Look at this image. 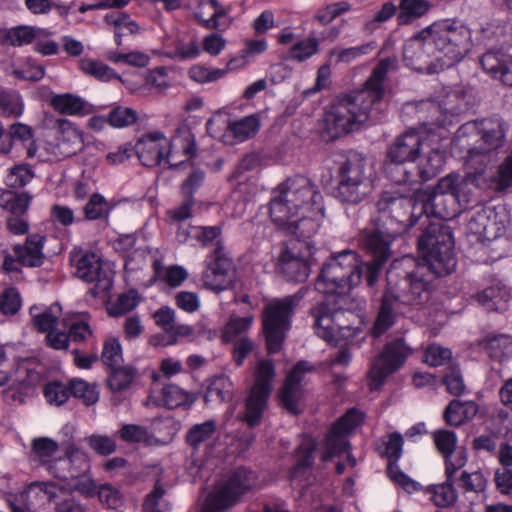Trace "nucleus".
I'll use <instances>...</instances> for the list:
<instances>
[{
  "label": "nucleus",
  "instance_id": "obj_30",
  "mask_svg": "<svg viewBox=\"0 0 512 512\" xmlns=\"http://www.w3.org/2000/svg\"><path fill=\"white\" fill-rule=\"evenodd\" d=\"M138 377V370L131 365H120L107 372L106 385L112 393L114 404H120V394L126 391Z\"/></svg>",
  "mask_w": 512,
  "mask_h": 512
},
{
  "label": "nucleus",
  "instance_id": "obj_24",
  "mask_svg": "<svg viewBox=\"0 0 512 512\" xmlns=\"http://www.w3.org/2000/svg\"><path fill=\"white\" fill-rule=\"evenodd\" d=\"M479 63L491 78L512 87V55L501 49L488 50L480 57Z\"/></svg>",
  "mask_w": 512,
  "mask_h": 512
},
{
  "label": "nucleus",
  "instance_id": "obj_16",
  "mask_svg": "<svg viewBox=\"0 0 512 512\" xmlns=\"http://www.w3.org/2000/svg\"><path fill=\"white\" fill-rule=\"evenodd\" d=\"M411 352V348L406 345L403 338L388 342L368 371V378L371 381L370 389L381 387L389 375L402 367Z\"/></svg>",
  "mask_w": 512,
  "mask_h": 512
},
{
  "label": "nucleus",
  "instance_id": "obj_35",
  "mask_svg": "<svg viewBox=\"0 0 512 512\" xmlns=\"http://www.w3.org/2000/svg\"><path fill=\"white\" fill-rule=\"evenodd\" d=\"M482 346L490 359L502 363L512 356V337L505 334L487 336Z\"/></svg>",
  "mask_w": 512,
  "mask_h": 512
},
{
  "label": "nucleus",
  "instance_id": "obj_54",
  "mask_svg": "<svg viewBox=\"0 0 512 512\" xmlns=\"http://www.w3.org/2000/svg\"><path fill=\"white\" fill-rule=\"evenodd\" d=\"M216 431V424L213 420L193 425L186 434L187 443L196 448L201 443L210 439Z\"/></svg>",
  "mask_w": 512,
  "mask_h": 512
},
{
  "label": "nucleus",
  "instance_id": "obj_23",
  "mask_svg": "<svg viewBox=\"0 0 512 512\" xmlns=\"http://www.w3.org/2000/svg\"><path fill=\"white\" fill-rule=\"evenodd\" d=\"M62 495V490L53 483H34L25 492L27 509L47 512L51 507L57 506Z\"/></svg>",
  "mask_w": 512,
  "mask_h": 512
},
{
  "label": "nucleus",
  "instance_id": "obj_45",
  "mask_svg": "<svg viewBox=\"0 0 512 512\" xmlns=\"http://www.w3.org/2000/svg\"><path fill=\"white\" fill-rule=\"evenodd\" d=\"M79 68L86 75L92 76L100 81H109L117 77L111 67L99 60L82 58L79 61Z\"/></svg>",
  "mask_w": 512,
  "mask_h": 512
},
{
  "label": "nucleus",
  "instance_id": "obj_36",
  "mask_svg": "<svg viewBox=\"0 0 512 512\" xmlns=\"http://www.w3.org/2000/svg\"><path fill=\"white\" fill-rule=\"evenodd\" d=\"M196 401V396L175 384H167L161 390L162 405L168 409H189Z\"/></svg>",
  "mask_w": 512,
  "mask_h": 512
},
{
  "label": "nucleus",
  "instance_id": "obj_15",
  "mask_svg": "<svg viewBox=\"0 0 512 512\" xmlns=\"http://www.w3.org/2000/svg\"><path fill=\"white\" fill-rule=\"evenodd\" d=\"M422 139L416 131H407L397 136L388 146L384 162V170L392 181V176L399 175L403 170H410L408 164L420 157Z\"/></svg>",
  "mask_w": 512,
  "mask_h": 512
},
{
  "label": "nucleus",
  "instance_id": "obj_48",
  "mask_svg": "<svg viewBox=\"0 0 512 512\" xmlns=\"http://www.w3.org/2000/svg\"><path fill=\"white\" fill-rule=\"evenodd\" d=\"M509 297L508 291L498 286L487 287L477 295L479 303L490 310H499L501 302H507Z\"/></svg>",
  "mask_w": 512,
  "mask_h": 512
},
{
  "label": "nucleus",
  "instance_id": "obj_7",
  "mask_svg": "<svg viewBox=\"0 0 512 512\" xmlns=\"http://www.w3.org/2000/svg\"><path fill=\"white\" fill-rule=\"evenodd\" d=\"M428 27L437 54L435 68L443 70L459 63L473 45L470 28L458 19L435 21Z\"/></svg>",
  "mask_w": 512,
  "mask_h": 512
},
{
  "label": "nucleus",
  "instance_id": "obj_62",
  "mask_svg": "<svg viewBox=\"0 0 512 512\" xmlns=\"http://www.w3.org/2000/svg\"><path fill=\"white\" fill-rule=\"evenodd\" d=\"M21 306L22 298L16 288H6L0 295V312L3 315H15L20 310Z\"/></svg>",
  "mask_w": 512,
  "mask_h": 512
},
{
  "label": "nucleus",
  "instance_id": "obj_39",
  "mask_svg": "<svg viewBox=\"0 0 512 512\" xmlns=\"http://www.w3.org/2000/svg\"><path fill=\"white\" fill-rule=\"evenodd\" d=\"M33 196L27 192L5 191L0 195V205L12 215L21 217L28 210Z\"/></svg>",
  "mask_w": 512,
  "mask_h": 512
},
{
  "label": "nucleus",
  "instance_id": "obj_37",
  "mask_svg": "<svg viewBox=\"0 0 512 512\" xmlns=\"http://www.w3.org/2000/svg\"><path fill=\"white\" fill-rule=\"evenodd\" d=\"M23 112L24 102L19 91L0 86V114L4 117L18 118Z\"/></svg>",
  "mask_w": 512,
  "mask_h": 512
},
{
  "label": "nucleus",
  "instance_id": "obj_40",
  "mask_svg": "<svg viewBox=\"0 0 512 512\" xmlns=\"http://www.w3.org/2000/svg\"><path fill=\"white\" fill-rule=\"evenodd\" d=\"M70 396L80 400L84 405L91 406L99 400L96 383H89L82 378H71L68 381Z\"/></svg>",
  "mask_w": 512,
  "mask_h": 512
},
{
  "label": "nucleus",
  "instance_id": "obj_6",
  "mask_svg": "<svg viewBox=\"0 0 512 512\" xmlns=\"http://www.w3.org/2000/svg\"><path fill=\"white\" fill-rule=\"evenodd\" d=\"M367 158L355 150L337 155L333 177L336 182L334 197L344 204L361 203L370 191V179L366 173Z\"/></svg>",
  "mask_w": 512,
  "mask_h": 512
},
{
  "label": "nucleus",
  "instance_id": "obj_11",
  "mask_svg": "<svg viewBox=\"0 0 512 512\" xmlns=\"http://www.w3.org/2000/svg\"><path fill=\"white\" fill-rule=\"evenodd\" d=\"M398 236L390 234L389 230L383 228L379 223L375 227L363 230L361 234L362 247L371 258L364 262L367 287L373 288L377 283L384 265L392 255L391 245Z\"/></svg>",
  "mask_w": 512,
  "mask_h": 512
},
{
  "label": "nucleus",
  "instance_id": "obj_32",
  "mask_svg": "<svg viewBox=\"0 0 512 512\" xmlns=\"http://www.w3.org/2000/svg\"><path fill=\"white\" fill-rule=\"evenodd\" d=\"M209 5L213 9V14L210 18L205 19L200 12L195 13L197 22L206 29L224 31L232 24V11L230 6H224L218 0H200L199 6Z\"/></svg>",
  "mask_w": 512,
  "mask_h": 512
},
{
  "label": "nucleus",
  "instance_id": "obj_58",
  "mask_svg": "<svg viewBox=\"0 0 512 512\" xmlns=\"http://www.w3.org/2000/svg\"><path fill=\"white\" fill-rule=\"evenodd\" d=\"M165 493L163 487L156 485L144 499L143 512H170L169 503L164 499Z\"/></svg>",
  "mask_w": 512,
  "mask_h": 512
},
{
  "label": "nucleus",
  "instance_id": "obj_51",
  "mask_svg": "<svg viewBox=\"0 0 512 512\" xmlns=\"http://www.w3.org/2000/svg\"><path fill=\"white\" fill-rule=\"evenodd\" d=\"M454 483L445 480L444 483L432 487L430 492L436 506L445 508L452 506L457 501L458 495Z\"/></svg>",
  "mask_w": 512,
  "mask_h": 512
},
{
  "label": "nucleus",
  "instance_id": "obj_52",
  "mask_svg": "<svg viewBox=\"0 0 512 512\" xmlns=\"http://www.w3.org/2000/svg\"><path fill=\"white\" fill-rule=\"evenodd\" d=\"M108 125L113 128H124L136 123L138 119L137 112L124 106H115L108 113Z\"/></svg>",
  "mask_w": 512,
  "mask_h": 512
},
{
  "label": "nucleus",
  "instance_id": "obj_18",
  "mask_svg": "<svg viewBox=\"0 0 512 512\" xmlns=\"http://www.w3.org/2000/svg\"><path fill=\"white\" fill-rule=\"evenodd\" d=\"M465 165L473 171L466 173L464 176L457 173H450L446 176L454 182L455 189L453 191L459 199L463 211L474 208L481 202L480 195L487 168L484 162L467 163V158H465Z\"/></svg>",
  "mask_w": 512,
  "mask_h": 512
},
{
  "label": "nucleus",
  "instance_id": "obj_64",
  "mask_svg": "<svg viewBox=\"0 0 512 512\" xmlns=\"http://www.w3.org/2000/svg\"><path fill=\"white\" fill-rule=\"evenodd\" d=\"M100 502L108 509L121 511L124 507V499L120 491L110 484H104L98 491Z\"/></svg>",
  "mask_w": 512,
  "mask_h": 512
},
{
  "label": "nucleus",
  "instance_id": "obj_27",
  "mask_svg": "<svg viewBox=\"0 0 512 512\" xmlns=\"http://www.w3.org/2000/svg\"><path fill=\"white\" fill-rule=\"evenodd\" d=\"M56 124V141L61 153L69 157L81 151L84 144L81 130L68 119H58Z\"/></svg>",
  "mask_w": 512,
  "mask_h": 512
},
{
  "label": "nucleus",
  "instance_id": "obj_14",
  "mask_svg": "<svg viewBox=\"0 0 512 512\" xmlns=\"http://www.w3.org/2000/svg\"><path fill=\"white\" fill-rule=\"evenodd\" d=\"M364 417L363 412L353 407L331 425L324 439L325 449L321 455L323 462L350 451L351 444L347 437L363 423Z\"/></svg>",
  "mask_w": 512,
  "mask_h": 512
},
{
  "label": "nucleus",
  "instance_id": "obj_34",
  "mask_svg": "<svg viewBox=\"0 0 512 512\" xmlns=\"http://www.w3.org/2000/svg\"><path fill=\"white\" fill-rule=\"evenodd\" d=\"M432 4L429 0H400L397 13V24L407 26L425 16Z\"/></svg>",
  "mask_w": 512,
  "mask_h": 512
},
{
  "label": "nucleus",
  "instance_id": "obj_12",
  "mask_svg": "<svg viewBox=\"0 0 512 512\" xmlns=\"http://www.w3.org/2000/svg\"><path fill=\"white\" fill-rule=\"evenodd\" d=\"M276 376L273 360L262 359L257 363L254 371V383L245 400L244 422L250 427L258 426L268 406L272 393V383Z\"/></svg>",
  "mask_w": 512,
  "mask_h": 512
},
{
  "label": "nucleus",
  "instance_id": "obj_5",
  "mask_svg": "<svg viewBox=\"0 0 512 512\" xmlns=\"http://www.w3.org/2000/svg\"><path fill=\"white\" fill-rule=\"evenodd\" d=\"M509 131V124L499 115L468 121L462 124L455 139L462 149L467 150V163L490 161V153L501 148Z\"/></svg>",
  "mask_w": 512,
  "mask_h": 512
},
{
  "label": "nucleus",
  "instance_id": "obj_59",
  "mask_svg": "<svg viewBox=\"0 0 512 512\" xmlns=\"http://www.w3.org/2000/svg\"><path fill=\"white\" fill-rule=\"evenodd\" d=\"M70 451L69 447H67L65 455L63 457L53 458L52 460L47 462L46 468L51 475L55 478L68 482L72 480V475L70 473Z\"/></svg>",
  "mask_w": 512,
  "mask_h": 512
},
{
  "label": "nucleus",
  "instance_id": "obj_42",
  "mask_svg": "<svg viewBox=\"0 0 512 512\" xmlns=\"http://www.w3.org/2000/svg\"><path fill=\"white\" fill-rule=\"evenodd\" d=\"M35 174L28 164H15L4 178V183L8 188L19 189L32 181Z\"/></svg>",
  "mask_w": 512,
  "mask_h": 512
},
{
  "label": "nucleus",
  "instance_id": "obj_28",
  "mask_svg": "<svg viewBox=\"0 0 512 512\" xmlns=\"http://www.w3.org/2000/svg\"><path fill=\"white\" fill-rule=\"evenodd\" d=\"M54 111L61 115L87 116L96 111L93 104L72 93L54 94L49 101Z\"/></svg>",
  "mask_w": 512,
  "mask_h": 512
},
{
  "label": "nucleus",
  "instance_id": "obj_25",
  "mask_svg": "<svg viewBox=\"0 0 512 512\" xmlns=\"http://www.w3.org/2000/svg\"><path fill=\"white\" fill-rule=\"evenodd\" d=\"M45 243V236L38 233L29 234L22 244L13 245L12 251L21 266L37 268L41 267L45 262V254L43 252Z\"/></svg>",
  "mask_w": 512,
  "mask_h": 512
},
{
  "label": "nucleus",
  "instance_id": "obj_46",
  "mask_svg": "<svg viewBox=\"0 0 512 512\" xmlns=\"http://www.w3.org/2000/svg\"><path fill=\"white\" fill-rule=\"evenodd\" d=\"M221 487L207 495L200 512H225L236 502Z\"/></svg>",
  "mask_w": 512,
  "mask_h": 512
},
{
  "label": "nucleus",
  "instance_id": "obj_41",
  "mask_svg": "<svg viewBox=\"0 0 512 512\" xmlns=\"http://www.w3.org/2000/svg\"><path fill=\"white\" fill-rule=\"evenodd\" d=\"M109 213V204L105 197L99 193L91 194L83 207L84 220L87 221L107 220Z\"/></svg>",
  "mask_w": 512,
  "mask_h": 512
},
{
  "label": "nucleus",
  "instance_id": "obj_47",
  "mask_svg": "<svg viewBox=\"0 0 512 512\" xmlns=\"http://www.w3.org/2000/svg\"><path fill=\"white\" fill-rule=\"evenodd\" d=\"M68 337L70 343L81 345L93 337L89 319L87 316L77 317L71 320L68 327Z\"/></svg>",
  "mask_w": 512,
  "mask_h": 512
},
{
  "label": "nucleus",
  "instance_id": "obj_21",
  "mask_svg": "<svg viewBox=\"0 0 512 512\" xmlns=\"http://www.w3.org/2000/svg\"><path fill=\"white\" fill-rule=\"evenodd\" d=\"M170 143L162 132L155 131L142 135L133 146L134 153L140 162L146 167L160 165L165 159L170 166H177L170 160Z\"/></svg>",
  "mask_w": 512,
  "mask_h": 512
},
{
  "label": "nucleus",
  "instance_id": "obj_3",
  "mask_svg": "<svg viewBox=\"0 0 512 512\" xmlns=\"http://www.w3.org/2000/svg\"><path fill=\"white\" fill-rule=\"evenodd\" d=\"M397 64L396 58L381 59L372 69L363 89L341 95L329 106L323 119V137L327 141H335L358 130L368 120L370 113L382 109L384 82L388 72L396 69Z\"/></svg>",
  "mask_w": 512,
  "mask_h": 512
},
{
  "label": "nucleus",
  "instance_id": "obj_44",
  "mask_svg": "<svg viewBox=\"0 0 512 512\" xmlns=\"http://www.w3.org/2000/svg\"><path fill=\"white\" fill-rule=\"evenodd\" d=\"M37 36V31L34 27L19 25L9 28L5 31L3 39L4 42L13 46L21 47L31 44Z\"/></svg>",
  "mask_w": 512,
  "mask_h": 512
},
{
  "label": "nucleus",
  "instance_id": "obj_13",
  "mask_svg": "<svg viewBox=\"0 0 512 512\" xmlns=\"http://www.w3.org/2000/svg\"><path fill=\"white\" fill-rule=\"evenodd\" d=\"M70 263L75 268L77 278L86 283H94L88 291L92 297H102L110 291L112 279L103 269L99 254L90 250H73L70 254Z\"/></svg>",
  "mask_w": 512,
  "mask_h": 512
},
{
  "label": "nucleus",
  "instance_id": "obj_1",
  "mask_svg": "<svg viewBox=\"0 0 512 512\" xmlns=\"http://www.w3.org/2000/svg\"><path fill=\"white\" fill-rule=\"evenodd\" d=\"M418 250L423 261L403 258L399 265L404 269L396 272L399 278L393 289H386L380 299L376 319L370 329L374 338L381 337L397 321L400 305H423L431 296L434 281L451 274L456 268L452 253V236L448 229L431 226L418 238Z\"/></svg>",
  "mask_w": 512,
  "mask_h": 512
},
{
  "label": "nucleus",
  "instance_id": "obj_8",
  "mask_svg": "<svg viewBox=\"0 0 512 512\" xmlns=\"http://www.w3.org/2000/svg\"><path fill=\"white\" fill-rule=\"evenodd\" d=\"M420 191L407 197L398 191H383L376 202L379 213L377 223L388 229L390 234L402 235L423 218L419 200Z\"/></svg>",
  "mask_w": 512,
  "mask_h": 512
},
{
  "label": "nucleus",
  "instance_id": "obj_31",
  "mask_svg": "<svg viewBox=\"0 0 512 512\" xmlns=\"http://www.w3.org/2000/svg\"><path fill=\"white\" fill-rule=\"evenodd\" d=\"M256 478L254 471L246 467H238L231 473L221 488L227 491L226 493L237 503L244 494L254 487Z\"/></svg>",
  "mask_w": 512,
  "mask_h": 512
},
{
  "label": "nucleus",
  "instance_id": "obj_2",
  "mask_svg": "<svg viewBox=\"0 0 512 512\" xmlns=\"http://www.w3.org/2000/svg\"><path fill=\"white\" fill-rule=\"evenodd\" d=\"M269 216L273 224L298 240L312 238L324 217L323 196L302 175L287 178L271 192Z\"/></svg>",
  "mask_w": 512,
  "mask_h": 512
},
{
  "label": "nucleus",
  "instance_id": "obj_20",
  "mask_svg": "<svg viewBox=\"0 0 512 512\" xmlns=\"http://www.w3.org/2000/svg\"><path fill=\"white\" fill-rule=\"evenodd\" d=\"M233 267V260L225 251L223 241H218L206 259V269L203 272L204 285L216 292L225 290L231 283L230 274Z\"/></svg>",
  "mask_w": 512,
  "mask_h": 512
},
{
  "label": "nucleus",
  "instance_id": "obj_38",
  "mask_svg": "<svg viewBox=\"0 0 512 512\" xmlns=\"http://www.w3.org/2000/svg\"><path fill=\"white\" fill-rule=\"evenodd\" d=\"M318 444L314 437L309 434L302 435V441L296 448V463L293 470L306 471L311 469L315 463V452Z\"/></svg>",
  "mask_w": 512,
  "mask_h": 512
},
{
  "label": "nucleus",
  "instance_id": "obj_53",
  "mask_svg": "<svg viewBox=\"0 0 512 512\" xmlns=\"http://www.w3.org/2000/svg\"><path fill=\"white\" fill-rule=\"evenodd\" d=\"M101 361L108 370L123 365L122 347L118 339L110 338L105 340L101 353Z\"/></svg>",
  "mask_w": 512,
  "mask_h": 512
},
{
  "label": "nucleus",
  "instance_id": "obj_60",
  "mask_svg": "<svg viewBox=\"0 0 512 512\" xmlns=\"http://www.w3.org/2000/svg\"><path fill=\"white\" fill-rule=\"evenodd\" d=\"M492 181L497 191L512 188V151L498 165Z\"/></svg>",
  "mask_w": 512,
  "mask_h": 512
},
{
  "label": "nucleus",
  "instance_id": "obj_63",
  "mask_svg": "<svg viewBox=\"0 0 512 512\" xmlns=\"http://www.w3.org/2000/svg\"><path fill=\"white\" fill-rule=\"evenodd\" d=\"M119 438L126 443H148L150 434L146 427L137 424H124L118 430Z\"/></svg>",
  "mask_w": 512,
  "mask_h": 512
},
{
  "label": "nucleus",
  "instance_id": "obj_17",
  "mask_svg": "<svg viewBox=\"0 0 512 512\" xmlns=\"http://www.w3.org/2000/svg\"><path fill=\"white\" fill-rule=\"evenodd\" d=\"M329 303H317L311 308L315 334L330 346H347L354 341L355 330L350 326L335 328L334 317L340 310H332Z\"/></svg>",
  "mask_w": 512,
  "mask_h": 512
},
{
  "label": "nucleus",
  "instance_id": "obj_43",
  "mask_svg": "<svg viewBox=\"0 0 512 512\" xmlns=\"http://www.w3.org/2000/svg\"><path fill=\"white\" fill-rule=\"evenodd\" d=\"M259 127L260 122L257 115H249L229 124L230 132L240 142L254 136L258 132Z\"/></svg>",
  "mask_w": 512,
  "mask_h": 512
},
{
  "label": "nucleus",
  "instance_id": "obj_50",
  "mask_svg": "<svg viewBox=\"0 0 512 512\" xmlns=\"http://www.w3.org/2000/svg\"><path fill=\"white\" fill-rule=\"evenodd\" d=\"M404 439L398 432H392L388 435V441L385 444V450L382 457L387 458L386 469L398 467V462L403 454Z\"/></svg>",
  "mask_w": 512,
  "mask_h": 512
},
{
  "label": "nucleus",
  "instance_id": "obj_61",
  "mask_svg": "<svg viewBox=\"0 0 512 512\" xmlns=\"http://www.w3.org/2000/svg\"><path fill=\"white\" fill-rule=\"evenodd\" d=\"M386 474L394 484L400 486L408 494H413L422 490V485L402 471L399 466L386 469Z\"/></svg>",
  "mask_w": 512,
  "mask_h": 512
},
{
  "label": "nucleus",
  "instance_id": "obj_57",
  "mask_svg": "<svg viewBox=\"0 0 512 512\" xmlns=\"http://www.w3.org/2000/svg\"><path fill=\"white\" fill-rule=\"evenodd\" d=\"M351 4L347 1H339L327 4L325 7L320 8L315 13V19L323 26L328 25L340 15L349 12Z\"/></svg>",
  "mask_w": 512,
  "mask_h": 512
},
{
  "label": "nucleus",
  "instance_id": "obj_9",
  "mask_svg": "<svg viewBox=\"0 0 512 512\" xmlns=\"http://www.w3.org/2000/svg\"><path fill=\"white\" fill-rule=\"evenodd\" d=\"M303 298L300 293L275 298L265 305L262 312V332L268 354L281 351L292 327L295 309Z\"/></svg>",
  "mask_w": 512,
  "mask_h": 512
},
{
  "label": "nucleus",
  "instance_id": "obj_56",
  "mask_svg": "<svg viewBox=\"0 0 512 512\" xmlns=\"http://www.w3.org/2000/svg\"><path fill=\"white\" fill-rule=\"evenodd\" d=\"M58 448V443L48 437L36 438L33 440L31 445L33 454L39 458L42 465L45 467L47 462L53 459L52 457L55 455Z\"/></svg>",
  "mask_w": 512,
  "mask_h": 512
},
{
  "label": "nucleus",
  "instance_id": "obj_19",
  "mask_svg": "<svg viewBox=\"0 0 512 512\" xmlns=\"http://www.w3.org/2000/svg\"><path fill=\"white\" fill-rule=\"evenodd\" d=\"M403 60L406 66L417 71L430 69L437 64V54L429 27L410 37L403 46Z\"/></svg>",
  "mask_w": 512,
  "mask_h": 512
},
{
  "label": "nucleus",
  "instance_id": "obj_26",
  "mask_svg": "<svg viewBox=\"0 0 512 512\" xmlns=\"http://www.w3.org/2000/svg\"><path fill=\"white\" fill-rule=\"evenodd\" d=\"M33 137V129L27 124L16 122L10 125L9 130L6 131L0 121V153L2 154H8L12 150L14 142L20 141L23 144L27 143V157H34L37 146Z\"/></svg>",
  "mask_w": 512,
  "mask_h": 512
},
{
  "label": "nucleus",
  "instance_id": "obj_4",
  "mask_svg": "<svg viewBox=\"0 0 512 512\" xmlns=\"http://www.w3.org/2000/svg\"><path fill=\"white\" fill-rule=\"evenodd\" d=\"M365 280L364 261L354 250L332 253L323 263L314 283L315 290L324 295L320 303H329L332 310H343L350 291Z\"/></svg>",
  "mask_w": 512,
  "mask_h": 512
},
{
  "label": "nucleus",
  "instance_id": "obj_29",
  "mask_svg": "<svg viewBox=\"0 0 512 512\" xmlns=\"http://www.w3.org/2000/svg\"><path fill=\"white\" fill-rule=\"evenodd\" d=\"M277 267L287 281L304 282L307 280L311 268L303 258L296 256L288 247H285L279 257Z\"/></svg>",
  "mask_w": 512,
  "mask_h": 512
},
{
  "label": "nucleus",
  "instance_id": "obj_22",
  "mask_svg": "<svg viewBox=\"0 0 512 512\" xmlns=\"http://www.w3.org/2000/svg\"><path fill=\"white\" fill-rule=\"evenodd\" d=\"M418 159L417 166L412 165L410 170H403L399 175H393L392 182L409 186L423 184L436 177L445 163L444 155L439 150H431Z\"/></svg>",
  "mask_w": 512,
  "mask_h": 512
},
{
  "label": "nucleus",
  "instance_id": "obj_49",
  "mask_svg": "<svg viewBox=\"0 0 512 512\" xmlns=\"http://www.w3.org/2000/svg\"><path fill=\"white\" fill-rule=\"evenodd\" d=\"M319 51V41L315 37L300 40L288 50V59L303 62Z\"/></svg>",
  "mask_w": 512,
  "mask_h": 512
},
{
  "label": "nucleus",
  "instance_id": "obj_33",
  "mask_svg": "<svg viewBox=\"0 0 512 512\" xmlns=\"http://www.w3.org/2000/svg\"><path fill=\"white\" fill-rule=\"evenodd\" d=\"M39 374L33 370L27 371V379L9 384L1 391V399L4 404L9 406L22 405L25 403L28 396V388L33 383L38 381Z\"/></svg>",
  "mask_w": 512,
  "mask_h": 512
},
{
  "label": "nucleus",
  "instance_id": "obj_10",
  "mask_svg": "<svg viewBox=\"0 0 512 512\" xmlns=\"http://www.w3.org/2000/svg\"><path fill=\"white\" fill-rule=\"evenodd\" d=\"M453 189H455L453 180L450 177H442L432 189L419 190V200L422 203L419 208L425 217L422 224H427L419 238L433 225L448 229L453 236V232L448 226L430 221L432 216L441 220H452L464 212ZM452 243L454 244V237H452ZM451 250L453 257L456 258L454 245ZM455 260L457 261V259Z\"/></svg>",
  "mask_w": 512,
  "mask_h": 512
},
{
  "label": "nucleus",
  "instance_id": "obj_55",
  "mask_svg": "<svg viewBox=\"0 0 512 512\" xmlns=\"http://www.w3.org/2000/svg\"><path fill=\"white\" fill-rule=\"evenodd\" d=\"M43 396L49 404L60 406L70 397L69 384L65 385L57 380L50 381L43 387Z\"/></svg>",
  "mask_w": 512,
  "mask_h": 512
}]
</instances>
